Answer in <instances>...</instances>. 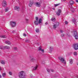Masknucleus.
<instances>
[{
  "label": "nucleus",
  "instance_id": "c756f323",
  "mask_svg": "<svg viewBox=\"0 0 78 78\" xmlns=\"http://www.w3.org/2000/svg\"><path fill=\"white\" fill-rule=\"evenodd\" d=\"M9 73L10 75H12V73L11 71L9 72Z\"/></svg>",
  "mask_w": 78,
  "mask_h": 78
},
{
  "label": "nucleus",
  "instance_id": "c9c22d12",
  "mask_svg": "<svg viewBox=\"0 0 78 78\" xmlns=\"http://www.w3.org/2000/svg\"><path fill=\"white\" fill-rule=\"evenodd\" d=\"M14 49L15 50H17V47H15L14 48Z\"/></svg>",
  "mask_w": 78,
  "mask_h": 78
},
{
  "label": "nucleus",
  "instance_id": "20e7f679",
  "mask_svg": "<svg viewBox=\"0 0 78 78\" xmlns=\"http://www.w3.org/2000/svg\"><path fill=\"white\" fill-rule=\"evenodd\" d=\"M73 48L75 50H78V43H75L73 44Z\"/></svg>",
  "mask_w": 78,
  "mask_h": 78
},
{
  "label": "nucleus",
  "instance_id": "79ce46f5",
  "mask_svg": "<svg viewBox=\"0 0 78 78\" xmlns=\"http://www.w3.org/2000/svg\"><path fill=\"white\" fill-rule=\"evenodd\" d=\"M47 71L48 72H50V69H47Z\"/></svg>",
  "mask_w": 78,
  "mask_h": 78
},
{
  "label": "nucleus",
  "instance_id": "c03bdc74",
  "mask_svg": "<svg viewBox=\"0 0 78 78\" xmlns=\"http://www.w3.org/2000/svg\"><path fill=\"white\" fill-rule=\"evenodd\" d=\"M23 36H25V37L27 36V35L26 34H23Z\"/></svg>",
  "mask_w": 78,
  "mask_h": 78
},
{
  "label": "nucleus",
  "instance_id": "1a4fd4ad",
  "mask_svg": "<svg viewBox=\"0 0 78 78\" xmlns=\"http://www.w3.org/2000/svg\"><path fill=\"white\" fill-rule=\"evenodd\" d=\"M42 2H36L35 3L36 6L37 7H40L41 4Z\"/></svg>",
  "mask_w": 78,
  "mask_h": 78
},
{
  "label": "nucleus",
  "instance_id": "8fccbe9b",
  "mask_svg": "<svg viewBox=\"0 0 78 78\" xmlns=\"http://www.w3.org/2000/svg\"><path fill=\"white\" fill-rule=\"evenodd\" d=\"M20 78H25V76H24V77H20Z\"/></svg>",
  "mask_w": 78,
  "mask_h": 78
},
{
  "label": "nucleus",
  "instance_id": "5fc2aeb1",
  "mask_svg": "<svg viewBox=\"0 0 78 78\" xmlns=\"http://www.w3.org/2000/svg\"><path fill=\"white\" fill-rule=\"evenodd\" d=\"M52 9L54 10H55V9L54 8H53Z\"/></svg>",
  "mask_w": 78,
  "mask_h": 78
},
{
  "label": "nucleus",
  "instance_id": "cd10ccee",
  "mask_svg": "<svg viewBox=\"0 0 78 78\" xmlns=\"http://www.w3.org/2000/svg\"><path fill=\"white\" fill-rule=\"evenodd\" d=\"M49 50L51 51L53 50V47L51 46L50 47Z\"/></svg>",
  "mask_w": 78,
  "mask_h": 78
},
{
  "label": "nucleus",
  "instance_id": "603ef678",
  "mask_svg": "<svg viewBox=\"0 0 78 78\" xmlns=\"http://www.w3.org/2000/svg\"><path fill=\"white\" fill-rule=\"evenodd\" d=\"M76 2H78V0H76Z\"/></svg>",
  "mask_w": 78,
  "mask_h": 78
},
{
  "label": "nucleus",
  "instance_id": "6e6d98bb",
  "mask_svg": "<svg viewBox=\"0 0 78 78\" xmlns=\"http://www.w3.org/2000/svg\"><path fill=\"white\" fill-rule=\"evenodd\" d=\"M67 36H69V35H68V34H67Z\"/></svg>",
  "mask_w": 78,
  "mask_h": 78
},
{
  "label": "nucleus",
  "instance_id": "a211bd4d",
  "mask_svg": "<svg viewBox=\"0 0 78 78\" xmlns=\"http://www.w3.org/2000/svg\"><path fill=\"white\" fill-rule=\"evenodd\" d=\"M0 49L2 50H4V46H0Z\"/></svg>",
  "mask_w": 78,
  "mask_h": 78
},
{
  "label": "nucleus",
  "instance_id": "37998d69",
  "mask_svg": "<svg viewBox=\"0 0 78 78\" xmlns=\"http://www.w3.org/2000/svg\"><path fill=\"white\" fill-rule=\"evenodd\" d=\"M32 4H30V3H29V6H32Z\"/></svg>",
  "mask_w": 78,
  "mask_h": 78
},
{
  "label": "nucleus",
  "instance_id": "dca6fc26",
  "mask_svg": "<svg viewBox=\"0 0 78 78\" xmlns=\"http://www.w3.org/2000/svg\"><path fill=\"white\" fill-rule=\"evenodd\" d=\"M10 49V47L7 46H4V50L5 49Z\"/></svg>",
  "mask_w": 78,
  "mask_h": 78
},
{
  "label": "nucleus",
  "instance_id": "5701e85b",
  "mask_svg": "<svg viewBox=\"0 0 78 78\" xmlns=\"http://www.w3.org/2000/svg\"><path fill=\"white\" fill-rule=\"evenodd\" d=\"M74 36L76 39H78V34L76 35H74Z\"/></svg>",
  "mask_w": 78,
  "mask_h": 78
},
{
  "label": "nucleus",
  "instance_id": "58836bf2",
  "mask_svg": "<svg viewBox=\"0 0 78 78\" xmlns=\"http://www.w3.org/2000/svg\"><path fill=\"white\" fill-rule=\"evenodd\" d=\"M50 70L52 72H54V70L53 69H50Z\"/></svg>",
  "mask_w": 78,
  "mask_h": 78
},
{
  "label": "nucleus",
  "instance_id": "6ab92c4d",
  "mask_svg": "<svg viewBox=\"0 0 78 78\" xmlns=\"http://www.w3.org/2000/svg\"><path fill=\"white\" fill-rule=\"evenodd\" d=\"M51 20H52V22H55L56 19L55 18H52L51 19Z\"/></svg>",
  "mask_w": 78,
  "mask_h": 78
},
{
  "label": "nucleus",
  "instance_id": "72a5a7b5",
  "mask_svg": "<svg viewBox=\"0 0 78 78\" xmlns=\"http://www.w3.org/2000/svg\"><path fill=\"white\" fill-rule=\"evenodd\" d=\"M60 5V4H55V7H56V6H58V5Z\"/></svg>",
  "mask_w": 78,
  "mask_h": 78
},
{
  "label": "nucleus",
  "instance_id": "393cba45",
  "mask_svg": "<svg viewBox=\"0 0 78 78\" xmlns=\"http://www.w3.org/2000/svg\"><path fill=\"white\" fill-rule=\"evenodd\" d=\"M72 22H73V23H74L75 24L76 23V20H75V19L73 20H72Z\"/></svg>",
  "mask_w": 78,
  "mask_h": 78
},
{
  "label": "nucleus",
  "instance_id": "4468645a",
  "mask_svg": "<svg viewBox=\"0 0 78 78\" xmlns=\"http://www.w3.org/2000/svg\"><path fill=\"white\" fill-rule=\"evenodd\" d=\"M30 61L31 62H34V61H36V59L35 58L33 57L30 59Z\"/></svg>",
  "mask_w": 78,
  "mask_h": 78
},
{
  "label": "nucleus",
  "instance_id": "13d9d810",
  "mask_svg": "<svg viewBox=\"0 0 78 78\" xmlns=\"http://www.w3.org/2000/svg\"><path fill=\"white\" fill-rule=\"evenodd\" d=\"M20 39H22V38H20Z\"/></svg>",
  "mask_w": 78,
  "mask_h": 78
},
{
  "label": "nucleus",
  "instance_id": "09e8293b",
  "mask_svg": "<svg viewBox=\"0 0 78 78\" xmlns=\"http://www.w3.org/2000/svg\"><path fill=\"white\" fill-rule=\"evenodd\" d=\"M48 24V23H45V25H47Z\"/></svg>",
  "mask_w": 78,
  "mask_h": 78
},
{
  "label": "nucleus",
  "instance_id": "49530a36",
  "mask_svg": "<svg viewBox=\"0 0 78 78\" xmlns=\"http://www.w3.org/2000/svg\"><path fill=\"white\" fill-rule=\"evenodd\" d=\"M26 21H27V22H28V20H29L28 19H26Z\"/></svg>",
  "mask_w": 78,
  "mask_h": 78
},
{
  "label": "nucleus",
  "instance_id": "2eb2a0df",
  "mask_svg": "<svg viewBox=\"0 0 78 78\" xmlns=\"http://www.w3.org/2000/svg\"><path fill=\"white\" fill-rule=\"evenodd\" d=\"M78 34V33H77V32L76 30H75L73 31V35L74 36H75Z\"/></svg>",
  "mask_w": 78,
  "mask_h": 78
},
{
  "label": "nucleus",
  "instance_id": "f704fd0d",
  "mask_svg": "<svg viewBox=\"0 0 78 78\" xmlns=\"http://www.w3.org/2000/svg\"><path fill=\"white\" fill-rule=\"evenodd\" d=\"M35 19L36 21H38V17L37 16L35 17Z\"/></svg>",
  "mask_w": 78,
  "mask_h": 78
},
{
  "label": "nucleus",
  "instance_id": "864d4df0",
  "mask_svg": "<svg viewBox=\"0 0 78 78\" xmlns=\"http://www.w3.org/2000/svg\"><path fill=\"white\" fill-rule=\"evenodd\" d=\"M0 78H2V75H0Z\"/></svg>",
  "mask_w": 78,
  "mask_h": 78
},
{
  "label": "nucleus",
  "instance_id": "4be33fe9",
  "mask_svg": "<svg viewBox=\"0 0 78 78\" xmlns=\"http://www.w3.org/2000/svg\"><path fill=\"white\" fill-rule=\"evenodd\" d=\"M9 10V8L8 7H6L5 9V12H7Z\"/></svg>",
  "mask_w": 78,
  "mask_h": 78
},
{
  "label": "nucleus",
  "instance_id": "6e6552de",
  "mask_svg": "<svg viewBox=\"0 0 78 78\" xmlns=\"http://www.w3.org/2000/svg\"><path fill=\"white\" fill-rule=\"evenodd\" d=\"M61 9H59L58 10V11L56 12V15L57 16H60V15L61 14Z\"/></svg>",
  "mask_w": 78,
  "mask_h": 78
},
{
  "label": "nucleus",
  "instance_id": "7c9ffc66",
  "mask_svg": "<svg viewBox=\"0 0 78 78\" xmlns=\"http://www.w3.org/2000/svg\"><path fill=\"white\" fill-rule=\"evenodd\" d=\"M36 31L37 33H38V32L39 31V29H36Z\"/></svg>",
  "mask_w": 78,
  "mask_h": 78
},
{
  "label": "nucleus",
  "instance_id": "f3484780",
  "mask_svg": "<svg viewBox=\"0 0 78 78\" xmlns=\"http://www.w3.org/2000/svg\"><path fill=\"white\" fill-rule=\"evenodd\" d=\"M0 62L2 64H5V60H2L0 61Z\"/></svg>",
  "mask_w": 78,
  "mask_h": 78
},
{
  "label": "nucleus",
  "instance_id": "a19ab883",
  "mask_svg": "<svg viewBox=\"0 0 78 78\" xmlns=\"http://www.w3.org/2000/svg\"><path fill=\"white\" fill-rule=\"evenodd\" d=\"M41 51L42 52V53H44V50L42 49Z\"/></svg>",
  "mask_w": 78,
  "mask_h": 78
},
{
  "label": "nucleus",
  "instance_id": "a18cd8bd",
  "mask_svg": "<svg viewBox=\"0 0 78 78\" xmlns=\"http://www.w3.org/2000/svg\"><path fill=\"white\" fill-rule=\"evenodd\" d=\"M12 33H16V31L14 30H13L12 32Z\"/></svg>",
  "mask_w": 78,
  "mask_h": 78
},
{
  "label": "nucleus",
  "instance_id": "c85d7f7f",
  "mask_svg": "<svg viewBox=\"0 0 78 78\" xmlns=\"http://www.w3.org/2000/svg\"><path fill=\"white\" fill-rule=\"evenodd\" d=\"M38 48H39L38 50H39V51H41V50H42V47H41V46H40Z\"/></svg>",
  "mask_w": 78,
  "mask_h": 78
},
{
  "label": "nucleus",
  "instance_id": "a878e982",
  "mask_svg": "<svg viewBox=\"0 0 78 78\" xmlns=\"http://www.w3.org/2000/svg\"><path fill=\"white\" fill-rule=\"evenodd\" d=\"M29 3H30V4H31L32 5H33V3H34L33 2V1L31 0L30 1Z\"/></svg>",
  "mask_w": 78,
  "mask_h": 78
},
{
  "label": "nucleus",
  "instance_id": "0eeeda50",
  "mask_svg": "<svg viewBox=\"0 0 78 78\" xmlns=\"http://www.w3.org/2000/svg\"><path fill=\"white\" fill-rule=\"evenodd\" d=\"M10 25L12 27H15L16 25V23L14 21H11L10 22Z\"/></svg>",
  "mask_w": 78,
  "mask_h": 78
},
{
  "label": "nucleus",
  "instance_id": "4c0bfd02",
  "mask_svg": "<svg viewBox=\"0 0 78 78\" xmlns=\"http://www.w3.org/2000/svg\"><path fill=\"white\" fill-rule=\"evenodd\" d=\"M65 24H66V25H67V24H68V22H67V21H66L65 22Z\"/></svg>",
  "mask_w": 78,
  "mask_h": 78
},
{
  "label": "nucleus",
  "instance_id": "f03ea898",
  "mask_svg": "<svg viewBox=\"0 0 78 78\" xmlns=\"http://www.w3.org/2000/svg\"><path fill=\"white\" fill-rule=\"evenodd\" d=\"M58 59L59 60H60L61 62L62 63H63L64 64H66V62L64 58L61 57H59Z\"/></svg>",
  "mask_w": 78,
  "mask_h": 78
},
{
  "label": "nucleus",
  "instance_id": "3c124183",
  "mask_svg": "<svg viewBox=\"0 0 78 78\" xmlns=\"http://www.w3.org/2000/svg\"><path fill=\"white\" fill-rule=\"evenodd\" d=\"M0 70H2V68L1 67H0Z\"/></svg>",
  "mask_w": 78,
  "mask_h": 78
},
{
  "label": "nucleus",
  "instance_id": "2f4dec72",
  "mask_svg": "<svg viewBox=\"0 0 78 78\" xmlns=\"http://www.w3.org/2000/svg\"><path fill=\"white\" fill-rule=\"evenodd\" d=\"M74 55L75 56H76L77 55V52H75L74 53Z\"/></svg>",
  "mask_w": 78,
  "mask_h": 78
},
{
  "label": "nucleus",
  "instance_id": "bb28decb",
  "mask_svg": "<svg viewBox=\"0 0 78 78\" xmlns=\"http://www.w3.org/2000/svg\"><path fill=\"white\" fill-rule=\"evenodd\" d=\"M30 41V40H29L27 39L25 40V42H29Z\"/></svg>",
  "mask_w": 78,
  "mask_h": 78
},
{
  "label": "nucleus",
  "instance_id": "de8ad7c7",
  "mask_svg": "<svg viewBox=\"0 0 78 78\" xmlns=\"http://www.w3.org/2000/svg\"><path fill=\"white\" fill-rule=\"evenodd\" d=\"M30 77H31V78H32V77H33V75H30Z\"/></svg>",
  "mask_w": 78,
  "mask_h": 78
},
{
  "label": "nucleus",
  "instance_id": "ea45409f",
  "mask_svg": "<svg viewBox=\"0 0 78 78\" xmlns=\"http://www.w3.org/2000/svg\"><path fill=\"white\" fill-rule=\"evenodd\" d=\"M63 32H64V31L62 30H60V33H63Z\"/></svg>",
  "mask_w": 78,
  "mask_h": 78
},
{
  "label": "nucleus",
  "instance_id": "4d7b16f0",
  "mask_svg": "<svg viewBox=\"0 0 78 78\" xmlns=\"http://www.w3.org/2000/svg\"><path fill=\"white\" fill-rule=\"evenodd\" d=\"M1 52L0 51V53H1Z\"/></svg>",
  "mask_w": 78,
  "mask_h": 78
},
{
  "label": "nucleus",
  "instance_id": "423d86ee",
  "mask_svg": "<svg viewBox=\"0 0 78 78\" xmlns=\"http://www.w3.org/2000/svg\"><path fill=\"white\" fill-rule=\"evenodd\" d=\"M59 25V23L58 22H56L55 24L53 25L54 28L55 30V29H56V28H57Z\"/></svg>",
  "mask_w": 78,
  "mask_h": 78
},
{
  "label": "nucleus",
  "instance_id": "e433bc0d",
  "mask_svg": "<svg viewBox=\"0 0 78 78\" xmlns=\"http://www.w3.org/2000/svg\"><path fill=\"white\" fill-rule=\"evenodd\" d=\"M61 37H64V34H62L61 35Z\"/></svg>",
  "mask_w": 78,
  "mask_h": 78
},
{
  "label": "nucleus",
  "instance_id": "b1692460",
  "mask_svg": "<svg viewBox=\"0 0 78 78\" xmlns=\"http://www.w3.org/2000/svg\"><path fill=\"white\" fill-rule=\"evenodd\" d=\"M70 9L72 12H74V11H75V9L73 8V7H71Z\"/></svg>",
  "mask_w": 78,
  "mask_h": 78
},
{
  "label": "nucleus",
  "instance_id": "39448f33",
  "mask_svg": "<svg viewBox=\"0 0 78 78\" xmlns=\"http://www.w3.org/2000/svg\"><path fill=\"white\" fill-rule=\"evenodd\" d=\"M7 2L5 0H3L2 2V5L3 7H6L7 6Z\"/></svg>",
  "mask_w": 78,
  "mask_h": 78
},
{
  "label": "nucleus",
  "instance_id": "9d476101",
  "mask_svg": "<svg viewBox=\"0 0 78 78\" xmlns=\"http://www.w3.org/2000/svg\"><path fill=\"white\" fill-rule=\"evenodd\" d=\"M14 9L15 10H17V11H19L20 8H19V7L18 6H16L14 7Z\"/></svg>",
  "mask_w": 78,
  "mask_h": 78
},
{
  "label": "nucleus",
  "instance_id": "7ed1b4c3",
  "mask_svg": "<svg viewBox=\"0 0 78 78\" xmlns=\"http://www.w3.org/2000/svg\"><path fill=\"white\" fill-rule=\"evenodd\" d=\"M42 21V19L40 18L39 20V21H36L34 22V23L35 25H38L39 23L40 24V23H41V22Z\"/></svg>",
  "mask_w": 78,
  "mask_h": 78
},
{
  "label": "nucleus",
  "instance_id": "f8f14e48",
  "mask_svg": "<svg viewBox=\"0 0 78 78\" xmlns=\"http://www.w3.org/2000/svg\"><path fill=\"white\" fill-rule=\"evenodd\" d=\"M37 67H38V66L37 65H36V66L34 67L33 69H32V71H34V70H37Z\"/></svg>",
  "mask_w": 78,
  "mask_h": 78
},
{
  "label": "nucleus",
  "instance_id": "aec40b11",
  "mask_svg": "<svg viewBox=\"0 0 78 78\" xmlns=\"http://www.w3.org/2000/svg\"><path fill=\"white\" fill-rule=\"evenodd\" d=\"M0 37L1 38H6V36L5 35H2L0 36Z\"/></svg>",
  "mask_w": 78,
  "mask_h": 78
},
{
  "label": "nucleus",
  "instance_id": "412c9836",
  "mask_svg": "<svg viewBox=\"0 0 78 78\" xmlns=\"http://www.w3.org/2000/svg\"><path fill=\"white\" fill-rule=\"evenodd\" d=\"M69 63L70 64H73V60L72 59H70L69 60Z\"/></svg>",
  "mask_w": 78,
  "mask_h": 78
},
{
  "label": "nucleus",
  "instance_id": "9b49d317",
  "mask_svg": "<svg viewBox=\"0 0 78 78\" xmlns=\"http://www.w3.org/2000/svg\"><path fill=\"white\" fill-rule=\"evenodd\" d=\"M5 43L6 44H7L8 45H11V42L9 41H5Z\"/></svg>",
  "mask_w": 78,
  "mask_h": 78
},
{
  "label": "nucleus",
  "instance_id": "f257e3e1",
  "mask_svg": "<svg viewBox=\"0 0 78 78\" xmlns=\"http://www.w3.org/2000/svg\"><path fill=\"white\" fill-rule=\"evenodd\" d=\"M19 76L20 78H22L25 76V73L24 71H21L19 73Z\"/></svg>",
  "mask_w": 78,
  "mask_h": 78
},
{
  "label": "nucleus",
  "instance_id": "473e14b6",
  "mask_svg": "<svg viewBox=\"0 0 78 78\" xmlns=\"http://www.w3.org/2000/svg\"><path fill=\"white\" fill-rule=\"evenodd\" d=\"M2 76H4V77L6 76V73H2Z\"/></svg>",
  "mask_w": 78,
  "mask_h": 78
},
{
  "label": "nucleus",
  "instance_id": "ddd939ff",
  "mask_svg": "<svg viewBox=\"0 0 78 78\" xmlns=\"http://www.w3.org/2000/svg\"><path fill=\"white\" fill-rule=\"evenodd\" d=\"M69 3L71 6H72V5H73V4L75 3L74 2H73V1H70L69 2Z\"/></svg>",
  "mask_w": 78,
  "mask_h": 78
}]
</instances>
